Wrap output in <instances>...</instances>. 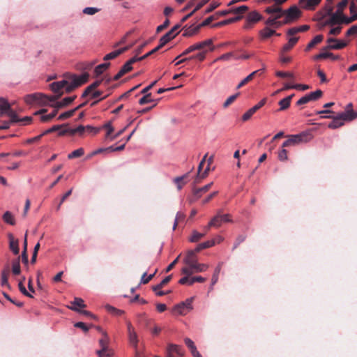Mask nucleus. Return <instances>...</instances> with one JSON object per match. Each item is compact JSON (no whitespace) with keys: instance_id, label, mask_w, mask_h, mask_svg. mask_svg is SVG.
I'll list each match as a JSON object with an SVG mask.
<instances>
[{"instance_id":"nucleus-1","label":"nucleus","mask_w":357,"mask_h":357,"mask_svg":"<svg viewBox=\"0 0 357 357\" xmlns=\"http://www.w3.org/2000/svg\"><path fill=\"white\" fill-rule=\"evenodd\" d=\"M89 75L87 73H82L79 75H67L65 78L61 81L52 82L50 84V89L56 93L54 96L59 94L62 95L61 90L65 89L66 92H70L78 86L82 85L88 81Z\"/></svg>"},{"instance_id":"nucleus-2","label":"nucleus","mask_w":357,"mask_h":357,"mask_svg":"<svg viewBox=\"0 0 357 357\" xmlns=\"http://www.w3.org/2000/svg\"><path fill=\"white\" fill-rule=\"evenodd\" d=\"M185 266L181 270L182 273L186 275H191L195 273L204 272L207 270L208 266L206 264H199L195 258V252L191 250L188 252L184 259Z\"/></svg>"},{"instance_id":"nucleus-3","label":"nucleus","mask_w":357,"mask_h":357,"mask_svg":"<svg viewBox=\"0 0 357 357\" xmlns=\"http://www.w3.org/2000/svg\"><path fill=\"white\" fill-rule=\"evenodd\" d=\"M61 97V94L58 96H47L43 93H36L28 94L24 96V100L28 105L37 104L40 106H46L49 102H54Z\"/></svg>"},{"instance_id":"nucleus-4","label":"nucleus","mask_w":357,"mask_h":357,"mask_svg":"<svg viewBox=\"0 0 357 357\" xmlns=\"http://www.w3.org/2000/svg\"><path fill=\"white\" fill-rule=\"evenodd\" d=\"M310 139V135L306 132L290 135L289 139L283 142L282 147L292 146L301 143H306Z\"/></svg>"},{"instance_id":"nucleus-5","label":"nucleus","mask_w":357,"mask_h":357,"mask_svg":"<svg viewBox=\"0 0 357 357\" xmlns=\"http://www.w3.org/2000/svg\"><path fill=\"white\" fill-rule=\"evenodd\" d=\"M193 297L186 299L185 301L181 302L173 308L174 313L179 315H185L193 308L192 307Z\"/></svg>"},{"instance_id":"nucleus-6","label":"nucleus","mask_w":357,"mask_h":357,"mask_svg":"<svg viewBox=\"0 0 357 357\" xmlns=\"http://www.w3.org/2000/svg\"><path fill=\"white\" fill-rule=\"evenodd\" d=\"M284 18L283 23L289 24L298 19L301 15V11L296 6H292L287 10H284Z\"/></svg>"},{"instance_id":"nucleus-7","label":"nucleus","mask_w":357,"mask_h":357,"mask_svg":"<svg viewBox=\"0 0 357 357\" xmlns=\"http://www.w3.org/2000/svg\"><path fill=\"white\" fill-rule=\"evenodd\" d=\"M231 220L229 214L222 215L218 213L212 220L209 222L206 229H208L211 227H219L222 223L230 222Z\"/></svg>"},{"instance_id":"nucleus-8","label":"nucleus","mask_w":357,"mask_h":357,"mask_svg":"<svg viewBox=\"0 0 357 357\" xmlns=\"http://www.w3.org/2000/svg\"><path fill=\"white\" fill-rule=\"evenodd\" d=\"M212 45V40L211 39L206 40L204 41L195 43L192 45H190L188 48H187L182 54L178 55L175 60H177L179 57L186 55L192 52L195 50H204L206 46H211Z\"/></svg>"},{"instance_id":"nucleus-9","label":"nucleus","mask_w":357,"mask_h":357,"mask_svg":"<svg viewBox=\"0 0 357 357\" xmlns=\"http://www.w3.org/2000/svg\"><path fill=\"white\" fill-rule=\"evenodd\" d=\"M328 17V19L326 20V24L331 26L343 23L346 24V21L348 20L347 17L344 15V14H340L337 12H333Z\"/></svg>"},{"instance_id":"nucleus-10","label":"nucleus","mask_w":357,"mask_h":357,"mask_svg":"<svg viewBox=\"0 0 357 357\" xmlns=\"http://www.w3.org/2000/svg\"><path fill=\"white\" fill-rule=\"evenodd\" d=\"M139 61L137 56H134L128 60L121 68L119 73L114 77V80L119 79L121 77H122L126 73L132 70V65L136 61Z\"/></svg>"},{"instance_id":"nucleus-11","label":"nucleus","mask_w":357,"mask_h":357,"mask_svg":"<svg viewBox=\"0 0 357 357\" xmlns=\"http://www.w3.org/2000/svg\"><path fill=\"white\" fill-rule=\"evenodd\" d=\"M127 329L130 343L136 348L138 343L137 333L130 322L127 323Z\"/></svg>"},{"instance_id":"nucleus-12","label":"nucleus","mask_w":357,"mask_h":357,"mask_svg":"<svg viewBox=\"0 0 357 357\" xmlns=\"http://www.w3.org/2000/svg\"><path fill=\"white\" fill-rule=\"evenodd\" d=\"M325 117L333 119V121L328 124V128L331 129H336L340 128L344 125L345 121L341 114H339L336 116H326Z\"/></svg>"},{"instance_id":"nucleus-13","label":"nucleus","mask_w":357,"mask_h":357,"mask_svg":"<svg viewBox=\"0 0 357 357\" xmlns=\"http://www.w3.org/2000/svg\"><path fill=\"white\" fill-rule=\"evenodd\" d=\"M321 0H299V5L305 10H314Z\"/></svg>"},{"instance_id":"nucleus-14","label":"nucleus","mask_w":357,"mask_h":357,"mask_svg":"<svg viewBox=\"0 0 357 357\" xmlns=\"http://www.w3.org/2000/svg\"><path fill=\"white\" fill-rule=\"evenodd\" d=\"M172 278V275H168L166 278H165L160 284H157L156 286H154L153 287V290L155 291L156 295L159 296H164L167 294L168 292L164 291H159L160 289L163 287L166 284H167Z\"/></svg>"},{"instance_id":"nucleus-15","label":"nucleus","mask_w":357,"mask_h":357,"mask_svg":"<svg viewBox=\"0 0 357 357\" xmlns=\"http://www.w3.org/2000/svg\"><path fill=\"white\" fill-rule=\"evenodd\" d=\"M351 16L347 17L346 24H349L353 21L357 20V1H352L349 6Z\"/></svg>"},{"instance_id":"nucleus-16","label":"nucleus","mask_w":357,"mask_h":357,"mask_svg":"<svg viewBox=\"0 0 357 357\" xmlns=\"http://www.w3.org/2000/svg\"><path fill=\"white\" fill-rule=\"evenodd\" d=\"M328 49H326V47H324L322 50L321 52H320L319 54L315 56L314 59H320L331 58L333 60H337V59H340L339 56H335L331 52H327L326 51Z\"/></svg>"},{"instance_id":"nucleus-17","label":"nucleus","mask_w":357,"mask_h":357,"mask_svg":"<svg viewBox=\"0 0 357 357\" xmlns=\"http://www.w3.org/2000/svg\"><path fill=\"white\" fill-rule=\"evenodd\" d=\"M9 238V248L15 255H18L20 252L18 241L15 239L13 236L10 234Z\"/></svg>"},{"instance_id":"nucleus-18","label":"nucleus","mask_w":357,"mask_h":357,"mask_svg":"<svg viewBox=\"0 0 357 357\" xmlns=\"http://www.w3.org/2000/svg\"><path fill=\"white\" fill-rule=\"evenodd\" d=\"M273 35L280 36V34L277 33L275 30L270 29L267 26L259 31V36L262 39L268 38Z\"/></svg>"},{"instance_id":"nucleus-19","label":"nucleus","mask_w":357,"mask_h":357,"mask_svg":"<svg viewBox=\"0 0 357 357\" xmlns=\"http://www.w3.org/2000/svg\"><path fill=\"white\" fill-rule=\"evenodd\" d=\"M71 306H69V308L73 311L79 312L80 310L78 307L84 308L86 307L83 299L80 298H75L73 301L71 302Z\"/></svg>"},{"instance_id":"nucleus-20","label":"nucleus","mask_w":357,"mask_h":357,"mask_svg":"<svg viewBox=\"0 0 357 357\" xmlns=\"http://www.w3.org/2000/svg\"><path fill=\"white\" fill-rule=\"evenodd\" d=\"M11 110L10 105L3 98H0V115L7 114Z\"/></svg>"},{"instance_id":"nucleus-21","label":"nucleus","mask_w":357,"mask_h":357,"mask_svg":"<svg viewBox=\"0 0 357 357\" xmlns=\"http://www.w3.org/2000/svg\"><path fill=\"white\" fill-rule=\"evenodd\" d=\"M262 19L261 15L256 10L249 13L246 17V20L252 24L257 23Z\"/></svg>"},{"instance_id":"nucleus-22","label":"nucleus","mask_w":357,"mask_h":357,"mask_svg":"<svg viewBox=\"0 0 357 357\" xmlns=\"http://www.w3.org/2000/svg\"><path fill=\"white\" fill-rule=\"evenodd\" d=\"M265 24L267 26H274L275 28L280 27L282 25L284 24L282 21H280L273 16H271L268 17L266 22Z\"/></svg>"},{"instance_id":"nucleus-23","label":"nucleus","mask_w":357,"mask_h":357,"mask_svg":"<svg viewBox=\"0 0 357 357\" xmlns=\"http://www.w3.org/2000/svg\"><path fill=\"white\" fill-rule=\"evenodd\" d=\"M167 351H169L172 354L175 353L178 356H183L184 353L181 349V347L177 344H169L167 346Z\"/></svg>"},{"instance_id":"nucleus-24","label":"nucleus","mask_w":357,"mask_h":357,"mask_svg":"<svg viewBox=\"0 0 357 357\" xmlns=\"http://www.w3.org/2000/svg\"><path fill=\"white\" fill-rule=\"evenodd\" d=\"M347 45V43L343 40H336L333 44L328 45L326 49L340 50Z\"/></svg>"},{"instance_id":"nucleus-25","label":"nucleus","mask_w":357,"mask_h":357,"mask_svg":"<svg viewBox=\"0 0 357 357\" xmlns=\"http://www.w3.org/2000/svg\"><path fill=\"white\" fill-rule=\"evenodd\" d=\"M8 274H9V271L8 269H6V270H3L1 271V285L3 287H7V288H10V284L8 283Z\"/></svg>"},{"instance_id":"nucleus-26","label":"nucleus","mask_w":357,"mask_h":357,"mask_svg":"<svg viewBox=\"0 0 357 357\" xmlns=\"http://www.w3.org/2000/svg\"><path fill=\"white\" fill-rule=\"evenodd\" d=\"M298 40V38L297 37H290L289 38L288 43L283 46L282 49V53L290 50L295 45Z\"/></svg>"},{"instance_id":"nucleus-27","label":"nucleus","mask_w":357,"mask_h":357,"mask_svg":"<svg viewBox=\"0 0 357 357\" xmlns=\"http://www.w3.org/2000/svg\"><path fill=\"white\" fill-rule=\"evenodd\" d=\"M101 83V80H98L90 84L82 95V98L88 96L93 91H94Z\"/></svg>"},{"instance_id":"nucleus-28","label":"nucleus","mask_w":357,"mask_h":357,"mask_svg":"<svg viewBox=\"0 0 357 357\" xmlns=\"http://www.w3.org/2000/svg\"><path fill=\"white\" fill-rule=\"evenodd\" d=\"M340 114L345 121H352L357 118V113L353 110H348Z\"/></svg>"},{"instance_id":"nucleus-29","label":"nucleus","mask_w":357,"mask_h":357,"mask_svg":"<svg viewBox=\"0 0 357 357\" xmlns=\"http://www.w3.org/2000/svg\"><path fill=\"white\" fill-rule=\"evenodd\" d=\"M12 272L15 275H20V273H21L20 257L13 261Z\"/></svg>"},{"instance_id":"nucleus-30","label":"nucleus","mask_w":357,"mask_h":357,"mask_svg":"<svg viewBox=\"0 0 357 357\" xmlns=\"http://www.w3.org/2000/svg\"><path fill=\"white\" fill-rule=\"evenodd\" d=\"M105 307L108 312L114 316H121L124 313V311L117 309L109 304L106 305Z\"/></svg>"},{"instance_id":"nucleus-31","label":"nucleus","mask_w":357,"mask_h":357,"mask_svg":"<svg viewBox=\"0 0 357 357\" xmlns=\"http://www.w3.org/2000/svg\"><path fill=\"white\" fill-rule=\"evenodd\" d=\"M279 105H280V108L278 109V111H284V110H286L287 109H288L290 106V97H286L283 99H282L281 100L279 101L278 102Z\"/></svg>"},{"instance_id":"nucleus-32","label":"nucleus","mask_w":357,"mask_h":357,"mask_svg":"<svg viewBox=\"0 0 357 357\" xmlns=\"http://www.w3.org/2000/svg\"><path fill=\"white\" fill-rule=\"evenodd\" d=\"M175 37L172 32L168 31L165 33L160 40V46L163 47L166 45L169 41L173 39Z\"/></svg>"},{"instance_id":"nucleus-33","label":"nucleus","mask_w":357,"mask_h":357,"mask_svg":"<svg viewBox=\"0 0 357 357\" xmlns=\"http://www.w3.org/2000/svg\"><path fill=\"white\" fill-rule=\"evenodd\" d=\"M323 40V36L322 35H317L307 45L306 50L308 51L311 48H312L315 45L319 43Z\"/></svg>"},{"instance_id":"nucleus-34","label":"nucleus","mask_w":357,"mask_h":357,"mask_svg":"<svg viewBox=\"0 0 357 357\" xmlns=\"http://www.w3.org/2000/svg\"><path fill=\"white\" fill-rule=\"evenodd\" d=\"M259 70H255L254 72H252V73H250V75H248L246 77H245L236 86V89H238L240 88H241L243 86H244L246 83H248V82H250V80L252 79L253 77L258 73Z\"/></svg>"},{"instance_id":"nucleus-35","label":"nucleus","mask_w":357,"mask_h":357,"mask_svg":"<svg viewBox=\"0 0 357 357\" xmlns=\"http://www.w3.org/2000/svg\"><path fill=\"white\" fill-rule=\"evenodd\" d=\"M241 18H242V16H238V17H236L229 18V19L221 21V22H220L218 23H216L213 26H224V25L229 24L230 23H233L234 22H236V21L241 20Z\"/></svg>"},{"instance_id":"nucleus-36","label":"nucleus","mask_w":357,"mask_h":357,"mask_svg":"<svg viewBox=\"0 0 357 357\" xmlns=\"http://www.w3.org/2000/svg\"><path fill=\"white\" fill-rule=\"evenodd\" d=\"M109 63H105L97 66L95 68V73L97 76L101 75L109 66Z\"/></svg>"},{"instance_id":"nucleus-37","label":"nucleus","mask_w":357,"mask_h":357,"mask_svg":"<svg viewBox=\"0 0 357 357\" xmlns=\"http://www.w3.org/2000/svg\"><path fill=\"white\" fill-rule=\"evenodd\" d=\"M3 220L8 224L11 225H15V219L12 213L9 211H6L3 215Z\"/></svg>"},{"instance_id":"nucleus-38","label":"nucleus","mask_w":357,"mask_h":357,"mask_svg":"<svg viewBox=\"0 0 357 357\" xmlns=\"http://www.w3.org/2000/svg\"><path fill=\"white\" fill-rule=\"evenodd\" d=\"M26 249H27V236H26V234L25 236H24V250H23V252L22 253V261L24 264H27L28 263V256H27V254H26Z\"/></svg>"},{"instance_id":"nucleus-39","label":"nucleus","mask_w":357,"mask_h":357,"mask_svg":"<svg viewBox=\"0 0 357 357\" xmlns=\"http://www.w3.org/2000/svg\"><path fill=\"white\" fill-rule=\"evenodd\" d=\"M84 153V149L82 148H79V149L75 150L70 154H68V158L73 159L75 158H79V157H81L82 155H83Z\"/></svg>"},{"instance_id":"nucleus-40","label":"nucleus","mask_w":357,"mask_h":357,"mask_svg":"<svg viewBox=\"0 0 357 357\" xmlns=\"http://www.w3.org/2000/svg\"><path fill=\"white\" fill-rule=\"evenodd\" d=\"M6 115L10 118V121H8L10 122V124L11 123H17L21 121V119L17 116L15 112H14L13 109L8 111V113Z\"/></svg>"},{"instance_id":"nucleus-41","label":"nucleus","mask_w":357,"mask_h":357,"mask_svg":"<svg viewBox=\"0 0 357 357\" xmlns=\"http://www.w3.org/2000/svg\"><path fill=\"white\" fill-rule=\"evenodd\" d=\"M323 12L324 17H328L329 15L333 13V6L332 4V1H328V3L326 5Z\"/></svg>"},{"instance_id":"nucleus-42","label":"nucleus","mask_w":357,"mask_h":357,"mask_svg":"<svg viewBox=\"0 0 357 357\" xmlns=\"http://www.w3.org/2000/svg\"><path fill=\"white\" fill-rule=\"evenodd\" d=\"M199 29L200 26L199 25L196 26H190L185 31V32L183 33V36H191L195 34L199 31Z\"/></svg>"},{"instance_id":"nucleus-43","label":"nucleus","mask_w":357,"mask_h":357,"mask_svg":"<svg viewBox=\"0 0 357 357\" xmlns=\"http://www.w3.org/2000/svg\"><path fill=\"white\" fill-rule=\"evenodd\" d=\"M213 245H214L213 242H211L210 241H206V242L199 244L194 252H199L202 249L208 248L212 247Z\"/></svg>"},{"instance_id":"nucleus-44","label":"nucleus","mask_w":357,"mask_h":357,"mask_svg":"<svg viewBox=\"0 0 357 357\" xmlns=\"http://www.w3.org/2000/svg\"><path fill=\"white\" fill-rule=\"evenodd\" d=\"M248 7L246 6H241L234 8L229 10V12H231L234 14H241L248 10Z\"/></svg>"},{"instance_id":"nucleus-45","label":"nucleus","mask_w":357,"mask_h":357,"mask_svg":"<svg viewBox=\"0 0 357 357\" xmlns=\"http://www.w3.org/2000/svg\"><path fill=\"white\" fill-rule=\"evenodd\" d=\"M310 100H316L322 96V91L321 90H317L314 92H311L307 94Z\"/></svg>"},{"instance_id":"nucleus-46","label":"nucleus","mask_w":357,"mask_h":357,"mask_svg":"<svg viewBox=\"0 0 357 357\" xmlns=\"http://www.w3.org/2000/svg\"><path fill=\"white\" fill-rule=\"evenodd\" d=\"M70 134L75 135L78 134L79 135H83L85 132V126H79L77 128H72L70 130Z\"/></svg>"},{"instance_id":"nucleus-47","label":"nucleus","mask_w":357,"mask_h":357,"mask_svg":"<svg viewBox=\"0 0 357 357\" xmlns=\"http://www.w3.org/2000/svg\"><path fill=\"white\" fill-rule=\"evenodd\" d=\"M212 185H213V182L204 185V187H202L201 188L197 189L196 190H195V192H194L195 195L199 197H200L199 193L205 192L208 191L211 188Z\"/></svg>"},{"instance_id":"nucleus-48","label":"nucleus","mask_w":357,"mask_h":357,"mask_svg":"<svg viewBox=\"0 0 357 357\" xmlns=\"http://www.w3.org/2000/svg\"><path fill=\"white\" fill-rule=\"evenodd\" d=\"M204 235H205V234L199 233V232H198L197 231H193L191 237L190 238V241H191V242H197L200 238L204 237Z\"/></svg>"},{"instance_id":"nucleus-49","label":"nucleus","mask_w":357,"mask_h":357,"mask_svg":"<svg viewBox=\"0 0 357 357\" xmlns=\"http://www.w3.org/2000/svg\"><path fill=\"white\" fill-rule=\"evenodd\" d=\"M99 11V9L95 7H86L83 9V13L89 15H93Z\"/></svg>"},{"instance_id":"nucleus-50","label":"nucleus","mask_w":357,"mask_h":357,"mask_svg":"<svg viewBox=\"0 0 357 357\" xmlns=\"http://www.w3.org/2000/svg\"><path fill=\"white\" fill-rule=\"evenodd\" d=\"M348 0H342L337 5V10L335 12L340 14H343V10L347 5Z\"/></svg>"},{"instance_id":"nucleus-51","label":"nucleus","mask_w":357,"mask_h":357,"mask_svg":"<svg viewBox=\"0 0 357 357\" xmlns=\"http://www.w3.org/2000/svg\"><path fill=\"white\" fill-rule=\"evenodd\" d=\"M238 95H239V93H237L236 94H234V95H232V96H229L225 100V102L223 103V107L226 108L229 105H231L236 99V98L238 96Z\"/></svg>"},{"instance_id":"nucleus-52","label":"nucleus","mask_w":357,"mask_h":357,"mask_svg":"<svg viewBox=\"0 0 357 357\" xmlns=\"http://www.w3.org/2000/svg\"><path fill=\"white\" fill-rule=\"evenodd\" d=\"M75 112V109H72V110L65 112L59 116L58 119L63 120V119H68V118L72 116L74 114Z\"/></svg>"},{"instance_id":"nucleus-53","label":"nucleus","mask_w":357,"mask_h":357,"mask_svg":"<svg viewBox=\"0 0 357 357\" xmlns=\"http://www.w3.org/2000/svg\"><path fill=\"white\" fill-rule=\"evenodd\" d=\"M280 8H281L279 6V5L275 4V6L266 8L265 11L267 13L271 14V15H273V14H275L278 11H280Z\"/></svg>"},{"instance_id":"nucleus-54","label":"nucleus","mask_w":357,"mask_h":357,"mask_svg":"<svg viewBox=\"0 0 357 357\" xmlns=\"http://www.w3.org/2000/svg\"><path fill=\"white\" fill-rule=\"evenodd\" d=\"M151 93H146L142 98H141L139 100V103L140 105H144L146 103H149L153 102V99L151 98Z\"/></svg>"},{"instance_id":"nucleus-55","label":"nucleus","mask_w":357,"mask_h":357,"mask_svg":"<svg viewBox=\"0 0 357 357\" xmlns=\"http://www.w3.org/2000/svg\"><path fill=\"white\" fill-rule=\"evenodd\" d=\"M120 52L121 51H117V50H116L115 51H113V52L106 54L104 56V60L107 61V60H110V59H113L116 58V56L120 55Z\"/></svg>"},{"instance_id":"nucleus-56","label":"nucleus","mask_w":357,"mask_h":357,"mask_svg":"<svg viewBox=\"0 0 357 357\" xmlns=\"http://www.w3.org/2000/svg\"><path fill=\"white\" fill-rule=\"evenodd\" d=\"M18 287H19L20 291L24 295H25V296H26L28 297H30V298L33 297V296L29 291H27V290L26 289L25 287L24 286V284L22 283V281H20L19 282Z\"/></svg>"},{"instance_id":"nucleus-57","label":"nucleus","mask_w":357,"mask_h":357,"mask_svg":"<svg viewBox=\"0 0 357 357\" xmlns=\"http://www.w3.org/2000/svg\"><path fill=\"white\" fill-rule=\"evenodd\" d=\"M282 147V150L278 153V158L281 161H285L288 159L287 151Z\"/></svg>"},{"instance_id":"nucleus-58","label":"nucleus","mask_w":357,"mask_h":357,"mask_svg":"<svg viewBox=\"0 0 357 357\" xmlns=\"http://www.w3.org/2000/svg\"><path fill=\"white\" fill-rule=\"evenodd\" d=\"M206 51H202L194 56L190 57V59H197L199 61H203L205 59Z\"/></svg>"},{"instance_id":"nucleus-59","label":"nucleus","mask_w":357,"mask_h":357,"mask_svg":"<svg viewBox=\"0 0 357 357\" xmlns=\"http://www.w3.org/2000/svg\"><path fill=\"white\" fill-rule=\"evenodd\" d=\"M155 273V272L152 274H150L149 275H147L146 273H144L142 276L141 282L143 284L149 282L153 278Z\"/></svg>"},{"instance_id":"nucleus-60","label":"nucleus","mask_w":357,"mask_h":357,"mask_svg":"<svg viewBox=\"0 0 357 357\" xmlns=\"http://www.w3.org/2000/svg\"><path fill=\"white\" fill-rule=\"evenodd\" d=\"M276 75L281 77H289L292 79L294 77V73L291 72L278 71L276 73Z\"/></svg>"},{"instance_id":"nucleus-61","label":"nucleus","mask_w":357,"mask_h":357,"mask_svg":"<svg viewBox=\"0 0 357 357\" xmlns=\"http://www.w3.org/2000/svg\"><path fill=\"white\" fill-rule=\"evenodd\" d=\"M56 109H54L52 112L47 115H43L41 116V120L43 121H47L52 119H53L56 115Z\"/></svg>"},{"instance_id":"nucleus-62","label":"nucleus","mask_w":357,"mask_h":357,"mask_svg":"<svg viewBox=\"0 0 357 357\" xmlns=\"http://www.w3.org/2000/svg\"><path fill=\"white\" fill-rule=\"evenodd\" d=\"M104 128L107 130L106 135L107 137H109L110 139V137L112 136V132L114 130V128L112 126V123L110 122L107 123L106 124L104 125Z\"/></svg>"},{"instance_id":"nucleus-63","label":"nucleus","mask_w":357,"mask_h":357,"mask_svg":"<svg viewBox=\"0 0 357 357\" xmlns=\"http://www.w3.org/2000/svg\"><path fill=\"white\" fill-rule=\"evenodd\" d=\"M184 342L189 350L196 347L195 342L189 337L184 338Z\"/></svg>"},{"instance_id":"nucleus-64","label":"nucleus","mask_w":357,"mask_h":357,"mask_svg":"<svg viewBox=\"0 0 357 357\" xmlns=\"http://www.w3.org/2000/svg\"><path fill=\"white\" fill-rule=\"evenodd\" d=\"M99 129L91 126H85V132L91 133L93 135H96L98 132Z\"/></svg>"}]
</instances>
